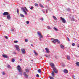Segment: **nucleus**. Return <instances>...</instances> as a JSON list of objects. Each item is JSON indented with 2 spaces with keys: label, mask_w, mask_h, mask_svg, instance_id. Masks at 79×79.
<instances>
[{
  "label": "nucleus",
  "mask_w": 79,
  "mask_h": 79,
  "mask_svg": "<svg viewBox=\"0 0 79 79\" xmlns=\"http://www.w3.org/2000/svg\"><path fill=\"white\" fill-rule=\"evenodd\" d=\"M37 34L39 36L40 38H39V39L40 40H41L43 38V36L42 35V33L40 31H38Z\"/></svg>",
  "instance_id": "nucleus-1"
},
{
  "label": "nucleus",
  "mask_w": 79,
  "mask_h": 79,
  "mask_svg": "<svg viewBox=\"0 0 79 79\" xmlns=\"http://www.w3.org/2000/svg\"><path fill=\"white\" fill-rule=\"evenodd\" d=\"M21 10H23V11L24 12V13H25V15H27V13H26V12L25 10L27 11H28V10L26 9V7H24V8L23 7H21Z\"/></svg>",
  "instance_id": "nucleus-2"
},
{
  "label": "nucleus",
  "mask_w": 79,
  "mask_h": 79,
  "mask_svg": "<svg viewBox=\"0 0 79 79\" xmlns=\"http://www.w3.org/2000/svg\"><path fill=\"white\" fill-rule=\"evenodd\" d=\"M52 42L53 44H56V42H57L58 44H60V42L57 39H54L52 41Z\"/></svg>",
  "instance_id": "nucleus-3"
},
{
  "label": "nucleus",
  "mask_w": 79,
  "mask_h": 79,
  "mask_svg": "<svg viewBox=\"0 0 79 79\" xmlns=\"http://www.w3.org/2000/svg\"><path fill=\"white\" fill-rule=\"evenodd\" d=\"M17 70H18L19 72H22V69L21 68V67L19 65L17 66Z\"/></svg>",
  "instance_id": "nucleus-4"
},
{
  "label": "nucleus",
  "mask_w": 79,
  "mask_h": 79,
  "mask_svg": "<svg viewBox=\"0 0 79 79\" xmlns=\"http://www.w3.org/2000/svg\"><path fill=\"white\" fill-rule=\"evenodd\" d=\"M60 18L61 20L62 21V22L63 23H66V21L65 19H64V18H63V17H60Z\"/></svg>",
  "instance_id": "nucleus-5"
},
{
  "label": "nucleus",
  "mask_w": 79,
  "mask_h": 79,
  "mask_svg": "<svg viewBox=\"0 0 79 79\" xmlns=\"http://www.w3.org/2000/svg\"><path fill=\"white\" fill-rule=\"evenodd\" d=\"M53 70L54 71V72L55 73H58V70H57V69H56L54 67L53 68Z\"/></svg>",
  "instance_id": "nucleus-6"
},
{
  "label": "nucleus",
  "mask_w": 79,
  "mask_h": 79,
  "mask_svg": "<svg viewBox=\"0 0 79 79\" xmlns=\"http://www.w3.org/2000/svg\"><path fill=\"white\" fill-rule=\"evenodd\" d=\"M22 54H25L26 53V51L24 49H22L21 50Z\"/></svg>",
  "instance_id": "nucleus-7"
},
{
  "label": "nucleus",
  "mask_w": 79,
  "mask_h": 79,
  "mask_svg": "<svg viewBox=\"0 0 79 79\" xmlns=\"http://www.w3.org/2000/svg\"><path fill=\"white\" fill-rule=\"evenodd\" d=\"M50 64L52 67V68H55V65L54 64H53V63H50Z\"/></svg>",
  "instance_id": "nucleus-8"
},
{
  "label": "nucleus",
  "mask_w": 79,
  "mask_h": 79,
  "mask_svg": "<svg viewBox=\"0 0 79 79\" xmlns=\"http://www.w3.org/2000/svg\"><path fill=\"white\" fill-rule=\"evenodd\" d=\"M15 47L16 48V50H18V51H19V46L18 45H15Z\"/></svg>",
  "instance_id": "nucleus-9"
},
{
  "label": "nucleus",
  "mask_w": 79,
  "mask_h": 79,
  "mask_svg": "<svg viewBox=\"0 0 79 79\" xmlns=\"http://www.w3.org/2000/svg\"><path fill=\"white\" fill-rule=\"evenodd\" d=\"M45 50L46 51L47 53H48L50 52V51H49V49H48V48H45Z\"/></svg>",
  "instance_id": "nucleus-10"
},
{
  "label": "nucleus",
  "mask_w": 79,
  "mask_h": 79,
  "mask_svg": "<svg viewBox=\"0 0 79 79\" xmlns=\"http://www.w3.org/2000/svg\"><path fill=\"white\" fill-rule=\"evenodd\" d=\"M23 75L25 77H26V78H27V77H28V75L26 74V73H23Z\"/></svg>",
  "instance_id": "nucleus-11"
},
{
  "label": "nucleus",
  "mask_w": 79,
  "mask_h": 79,
  "mask_svg": "<svg viewBox=\"0 0 79 79\" xmlns=\"http://www.w3.org/2000/svg\"><path fill=\"white\" fill-rule=\"evenodd\" d=\"M7 19L9 20H10V19H11V17H10V15H8L7 16Z\"/></svg>",
  "instance_id": "nucleus-12"
},
{
  "label": "nucleus",
  "mask_w": 79,
  "mask_h": 79,
  "mask_svg": "<svg viewBox=\"0 0 79 79\" xmlns=\"http://www.w3.org/2000/svg\"><path fill=\"white\" fill-rule=\"evenodd\" d=\"M3 15H4V16H6L7 15H8V12H4L3 13Z\"/></svg>",
  "instance_id": "nucleus-13"
},
{
  "label": "nucleus",
  "mask_w": 79,
  "mask_h": 79,
  "mask_svg": "<svg viewBox=\"0 0 79 79\" xmlns=\"http://www.w3.org/2000/svg\"><path fill=\"white\" fill-rule=\"evenodd\" d=\"M2 56L3 58H8V56L6 55H3Z\"/></svg>",
  "instance_id": "nucleus-14"
},
{
  "label": "nucleus",
  "mask_w": 79,
  "mask_h": 79,
  "mask_svg": "<svg viewBox=\"0 0 79 79\" xmlns=\"http://www.w3.org/2000/svg\"><path fill=\"white\" fill-rule=\"evenodd\" d=\"M64 72L65 74H67L68 73V71L66 69H65L64 70Z\"/></svg>",
  "instance_id": "nucleus-15"
},
{
  "label": "nucleus",
  "mask_w": 79,
  "mask_h": 79,
  "mask_svg": "<svg viewBox=\"0 0 79 79\" xmlns=\"http://www.w3.org/2000/svg\"><path fill=\"white\" fill-rule=\"evenodd\" d=\"M60 47L61 48H62V49H64V46L62 44H60Z\"/></svg>",
  "instance_id": "nucleus-16"
},
{
  "label": "nucleus",
  "mask_w": 79,
  "mask_h": 79,
  "mask_svg": "<svg viewBox=\"0 0 79 79\" xmlns=\"http://www.w3.org/2000/svg\"><path fill=\"white\" fill-rule=\"evenodd\" d=\"M66 57L67 59L69 60H70V58H71V57H70L69 56H67Z\"/></svg>",
  "instance_id": "nucleus-17"
},
{
  "label": "nucleus",
  "mask_w": 79,
  "mask_h": 79,
  "mask_svg": "<svg viewBox=\"0 0 79 79\" xmlns=\"http://www.w3.org/2000/svg\"><path fill=\"white\" fill-rule=\"evenodd\" d=\"M51 74H52V76L53 77H54L55 76V74L54 73V72H52Z\"/></svg>",
  "instance_id": "nucleus-18"
},
{
  "label": "nucleus",
  "mask_w": 79,
  "mask_h": 79,
  "mask_svg": "<svg viewBox=\"0 0 79 79\" xmlns=\"http://www.w3.org/2000/svg\"><path fill=\"white\" fill-rule=\"evenodd\" d=\"M52 17L53 18H54V19H55V20H57V18H56V17L53 15L52 16Z\"/></svg>",
  "instance_id": "nucleus-19"
},
{
  "label": "nucleus",
  "mask_w": 79,
  "mask_h": 79,
  "mask_svg": "<svg viewBox=\"0 0 79 79\" xmlns=\"http://www.w3.org/2000/svg\"><path fill=\"white\" fill-rule=\"evenodd\" d=\"M39 5L41 7V8H44V6H43V5L40 3Z\"/></svg>",
  "instance_id": "nucleus-20"
},
{
  "label": "nucleus",
  "mask_w": 79,
  "mask_h": 79,
  "mask_svg": "<svg viewBox=\"0 0 79 79\" xmlns=\"http://www.w3.org/2000/svg\"><path fill=\"white\" fill-rule=\"evenodd\" d=\"M25 71L27 73H29V72L28 69H25Z\"/></svg>",
  "instance_id": "nucleus-21"
},
{
  "label": "nucleus",
  "mask_w": 79,
  "mask_h": 79,
  "mask_svg": "<svg viewBox=\"0 0 79 79\" xmlns=\"http://www.w3.org/2000/svg\"><path fill=\"white\" fill-rule=\"evenodd\" d=\"M7 68H8L10 69L11 68V66H10V65L8 64L7 65Z\"/></svg>",
  "instance_id": "nucleus-22"
},
{
  "label": "nucleus",
  "mask_w": 79,
  "mask_h": 79,
  "mask_svg": "<svg viewBox=\"0 0 79 79\" xmlns=\"http://www.w3.org/2000/svg\"><path fill=\"white\" fill-rule=\"evenodd\" d=\"M20 16L22 18H24V15L22 14H20Z\"/></svg>",
  "instance_id": "nucleus-23"
},
{
  "label": "nucleus",
  "mask_w": 79,
  "mask_h": 79,
  "mask_svg": "<svg viewBox=\"0 0 79 79\" xmlns=\"http://www.w3.org/2000/svg\"><path fill=\"white\" fill-rule=\"evenodd\" d=\"M66 10L67 11H71V10L69 8H67Z\"/></svg>",
  "instance_id": "nucleus-24"
},
{
  "label": "nucleus",
  "mask_w": 79,
  "mask_h": 79,
  "mask_svg": "<svg viewBox=\"0 0 79 79\" xmlns=\"http://www.w3.org/2000/svg\"><path fill=\"white\" fill-rule=\"evenodd\" d=\"M15 60L14 59H12L11 60V61L12 62H13V63H14L15 62Z\"/></svg>",
  "instance_id": "nucleus-25"
},
{
  "label": "nucleus",
  "mask_w": 79,
  "mask_h": 79,
  "mask_svg": "<svg viewBox=\"0 0 79 79\" xmlns=\"http://www.w3.org/2000/svg\"><path fill=\"white\" fill-rule=\"evenodd\" d=\"M53 29H54V30H55V31H58V29H57L55 27H54L53 28Z\"/></svg>",
  "instance_id": "nucleus-26"
},
{
  "label": "nucleus",
  "mask_w": 79,
  "mask_h": 79,
  "mask_svg": "<svg viewBox=\"0 0 79 79\" xmlns=\"http://www.w3.org/2000/svg\"><path fill=\"white\" fill-rule=\"evenodd\" d=\"M77 66H79V62H77L76 63Z\"/></svg>",
  "instance_id": "nucleus-27"
},
{
  "label": "nucleus",
  "mask_w": 79,
  "mask_h": 79,
  "mask_svg": "<svg viewBox=\"0 0 79 79\" xmlns=\"http://www.w3.org/2000/svg\"><path fill=\"white\" fill-rule=\"evenodd\" d=\"M41 72V70L40 69H39L38 70V73H40Z\"/></svg>",
  "instance_id": "nucleus-28"
},
{
  "label": "nucleus",
  "mask_w": 79,
  "mask_h": 79,
  "mask_svg": "<svg viewBox=\"0 0 79 79\" xmlns=\"http://www.w3.org/2000/svg\"><path fill=\"white\" fill-rule=\"evenodd\" d=\"M49 78L50 79H54V78L53 77H51V76H49Z\"/></svg>",
  "instance_id": "nucleus-29"
},
{
  "label": "nucleus",
  "mask_w": 79,
  "mask_h": 79,
  "mask_svg": "<svg viewBox=\"0 0 79 79\" xmlns=\"http://www.w3.org/2000/svg\"><path fill=\"white\" fill-rule=\"evenodd\" d=\"M35 6H38L39 5L37 3H35Z\"/></svg>",
  "instance_id": "nucleus-30"
},
{
  "label": "nucleus",
  "mask_w": 79,
  "mask_h": 79,
  "mask_svg": "<svg viewBox=\"0 0 79 79\" xmlns=\"http://www.w3.org/2000/svg\"><path fill=\"white\" fill-rule=\"evenodd\" d=\"M42 11L44 13H45V9H43Z\"/></svg>",
  "instance_id": "nucleus-31"
},
{
  "label": "nucleus",
  "mask_w": 79,
  "mask_h": 79,
  "mask_svg": "<svg viewBox=\"0 0 79 79\" xmlns=\"http://www.w3.org/2000/svg\"><path fill=\"white\" fill-rule=\"evenodd\" d=\"M25 42H28V40L27 39H26L25 40Z\"/></svg>",
  "instance_id": "nucleus-32"
},
{
  "label": "nucleus",
  "mask_w": 79,
  "mask_h": 79,
  "mask_svg": "<svg viewBox=\"0 0 79 79\" xmlns=\"http://www.w3.org/2000/svg\"><path fill=\"white\" fill-rule=\"evenodd\" d=\"M17 13L18 14H19V9H17Z\"/></svg>",
  "instance_id": "nucleus-33"
},
{
  "label": "nucleus",
  "mask_w": 79,
  "mask_h": 79,
  "mask_svg": "<svg viewBox=\"0 0 79 79\" xmlns=\"http://www.w3.org/2000/svg\"><path fill=\"white\" fill-rule=\"evenodd\" d=\"M40 20H41V21H43L44 20V19H43V18H40Z\"/></svg>",
  "instance_id": "nucleus-34"
},
{
  "label": "nucleus",
  "mask_w": 79,
  "mask_h": 79,
  "mask_svg": "<svg viewBox=\"0 0 79 79\" xmlns=\"http://www.w3.org/2000/svg\"><path fill=\"white\" fill-rule=\"evenodd\" d=\"M26 23L27 24H28L29 23V21H27L26 22Z\"/></svg>",
  "instance_id": "nucleus-35"
},
{
  "label": "nucleus",
  "mask_w": 79,
  "mask_h": 79,
  "mask_svg": "<svg viewBox=\"0 0 79 79\" xmlns=\"http://www.w3.org/2000/svg\"><path fill=\"white\" fill-rule=\"evenodd\" d=\"M62 66H63V67H64V66H65V65L64 64H62Z\"/></svg>",
  "instance_id": "nucleus-36"
},
{
  "label": "nucleus",
  "mask_w": 79,
  "mask_h": 79,
  "mask_svg": "<svg viewBox=\"0 0 79 79\" xmlns=\"http://www.w3.org/2000/svg\"><path fill=\"white\" fill-rule=\"evenodd\" d=\"M36 77H39V74H37L36 75Z\"/></svg>",
  "instance_id": "nucleus-37"
},
{
  "label": "nucleus",
  "mask_w": 79,
  "mask_h": 79,
  "mask_svg": "<svg viewBox=\"0 0 79 79\" xmlns=\"http://www.w3.org/2000/svg\"><path fill=\"white\" fill-rule=\"evenodd\" d=\"M5 38L6 39H8V37H7V36H4Z\"/></svg>",
  "instance_id": "nucleus-38"
},
{
  "label": "nucleus",
  "mask_w": 79,
  "mask_h": 79,
  "mask_svg": "<svg viewBox=\"0 0 79 79\" xmlns=\"http://www.w3.org/2000/svg\"><path fill=\"white\" fill-rule=\"evenodd\" d=\"M72 46H74L75 45V43H73L72 44Z\"/></svg>",
  "instance_id": "nucleus-39"
},
{
  "label": "nucleus",
  "mask_w": 79,
  "mask_h": 79,
  "mask_svg": "<svg viewBox=\"0 0 79 79\" xmlns=\"http://www.w3.org/2000/svg\"><path fill=\"white\" fill-rule=\"evenodd\" d=\"M48 28L49 29H51V28H50V26H48Z\"/></svg>",
  "instance_id": "nucleus-40"
},
{
  "label": "nucleus",
  "mask_w": 79,
  "mask_h": 79,
  "mask_svg": "<svg viewBox=\"0 0 79 79\" xmlns=\"http://www.w3.org/2000/svg\"><path fill=\"white\" fill-rule=\"evenodd\" d=\"M46 13H48V9H46Z\"/></svg>",
  "instance_id": "nucleus-41"
},
{
  "label": "nucleus",
  "mask_w": 79,
  "mask_h": 79,
  "mask_svg": "<svg viewBox=\"0 0 79 79\" xmlns=\"http://www.w3.org/2000/svg\"><path fill=\"white\" fill-rule=\"evenodd\" d=\"M17 42H18V41H14V43H15V44H16V43H17Z\"/></svg>",
  "instance_id": "nucleus-42"
},
{
  "label": "nucleus",
  "mask_w": 79,
  "mask_h": 79,
  "mask_svg": "<svg viewBox=\"0 0 79 79\" xmlns=\"http://www.w3.org/2000/svg\"><path fill=\"white\" fill-rule=\"evenodd\" d=\"M35 55L36 56H37V53L36 52H35Z\"/></svg>",
  "instance_id": "nucleus-43"
},
{
  "label": "nucleus",
  "mask_w": 79,
  "mask_h": 79,
  "mask_svg": "<svg viewBox=\"0 0 79 79\" xmlns=\"http://www.w3.org/2000/svg\"><path fill=\"white\" fill-rule=\"evenodd\" d=\"M31 10H32L33 9V7L31 6V7L30 8Z\"/></svg>",
  "instance_id": "nucleus-44"
},
{
  "label": "nucleus",
  "mask_w": 79,
  "mask_h": 79,
  "mask_svg": "<svg viewBox=\"0 0 79 79\" xmlns=\"http://www.w3.org/2000/svg\"><path fill=\"white\" fill-rule=\"evenodd\" d=\"M31 46H32V47H34V45H33V44H31Z\"/></svg>",
  "instance_id": "nucleus-45"
},
{
  "label": "nucleus",
  "mask_w": 79,
  "mask_h": 79,
  "mask_svg": "<svg viewBox=\"0 0 79 79\" xmlns=\"http://www.w3.org/2000/svg\"><path fill=\"white\" fill-rule=\"evenodd\" d=\"M2 75H5V73L3 72V73H2Z\"/></svg>",
  "instance_id": "nucleus-46"
},
{
  "label": "nucleus",
  "mask_w": 79,
  "mask_h": 79,
  "mask_svg": "<svg viewBox=\"0 0 79 79\" xmlns=\"http://www.w3.org/2000/svg\"><path fill=\"white\" fill-rule=\"evenodd\" d=\"M20 75H21V76H22V73H21L20 74H19Z\"/></svg>",
  "instance_id": "nucleus-47"
},
{
  "label": "nucleus",
  "mask_w": 79,
  "mask_h": 79,
  "mask_svg": "<svg viewBox=\"0 0 79 79\" xmlns=\"http://www.w3.org/2000/svg\"><path fill=\"white\" fill-rule=\"evenodd\" d=\"M45 56L47 57V58H48V56L47 55H45Z\"/></svg>",
  "instance_id": "nucleus-48"
},
{
  "label": "nucleus",
  "mask_w": 79,
  "mask_h": 79,
  "mask_svg": "<svg viewBox=\"0 0 79 79\" xmlns=\"http://www.w3.org/2000/svg\"><path fill=\"white\" fill-rule=\"evenodd\" d=\"M14 54H15V55H16V52H14Z\"/></svg>",
  "instance_id": "nucleus-49"
},
{
  "label": "nucleus",
  "mask_w": 79,
  "mask_h": 79,
  "mask_svg": "<svg viewBox=\"0 0 79 79\" xmlns=\"http://www.w3.org/2000/svg\"><path fill=\"white\" fill-rule=\"evenodd\" d=\"M34 53H36V52H35V51H34Z\"/></svg>",
  "instance_id": "nucleus-50"
},
{
  "label": "nucleus",
  "mask_w": 79,
  "mask_h": 79,
  "mask_svg": "<svg viewBox=\"0 0 79 79\" xmlns=\"http://www.w3.org/2000/svg\"><path fill=\"white\" fill-rule=\"evenodd\" d=\"M19 60L20 61H22V59H20Z\"/></svg>",
  "instance_id": "nucleus-51"
},
{
  "label": "nucleus",
  "mask_w": 79,
  "mask_h": 79,
  "mask_svg": "<svg viewBox=\"0 0 79 79\" xmlns=\"http://www.w3.org/2000/svg\"><path fill=\"white\" fill-rule=\"evenodd\" d=\"M68 41H69V38H68Z\"/></svg>",
  "instance_id": "nucleus-52"
},
{
  "label": "nucleus",
  "mask_w": 79,
  "mask_h": 79,
  "mask_svg": "<svg viewBox=\"0 0 79 79\" xmlns=\"http://www.w3.org/2000/svg\"><path fill=\"white\" fill-rule=\"evenodd\" d=\"M77 47H79V46H77Z\"/></svg>",
  "instance_id": "nucleus-53"
},
{
  "label": "nucleus",
  "mask_w": 79,
  "mask_h": 79,
  "mask_svg": "<svg viewBox=\"0 0 79 79\" xmlns=\"http://www.w3.org/2000/svg\"><path fill=\"white\" fill-rule=\"evenodd\" d=\"M32 61H33V60H31Z\"/></svg>",
  "instance_id": "nucleus-54"
},
{
  "label": "nucleus",
  "mask_w": 79,
  "mask_h": 79,
  "mask_svg": "<svg viewBox=\"0 0 79 79\" xmlns=\"http://www.w3.org/2000/svg\"><path fill=\"white\" fill-rule=\"evenodd\" d=\"M73 77H74V76H73Z\"/></svg>",
  "instance_id": "nucleus-55"
},
{
  "label": "nucleus",
  "mask_w": 79,
  "mask_h": 79,
  "mask_svg": "<svg viewBox=\"0 0 79 79\" xmlns=\"http://www.w3.org/2000/svg\"><path fill=\"white\" fill-rule=\"evenodd\" d=\"M13 31V30H12V31Z\"/></svg>",
  "instance_id": "nucleus-56"
},
{
  "label": "nucleus",
  "mask_w": 79,
  "mask_h": 79,
  "mask_svg": "<svg viewBox=\"0 0 79 79\" xmlns=\"http://www.w3.org/2000/svg\"><path fill=\"white\" fill-rule=\"evenodd\" d=\"M0 26H1L0 24Z\"/></svg>",
  "instance_id": "nucleus-57"
},
{
  "label": "nucleus",
  "mask_w": 79,
  "mask_h": 79,
  "mask_svg": "<svg viewBox=\"0 0 79 79\" xmlns=\"http://www.w3.org/2000/svg\"><path fill=\"white\" fill-rule=\"evenodd\" d=\"M53 79H54V78Z\"/></svg>",
  "instance_id": "nucleus-58"
}]
</instances>
